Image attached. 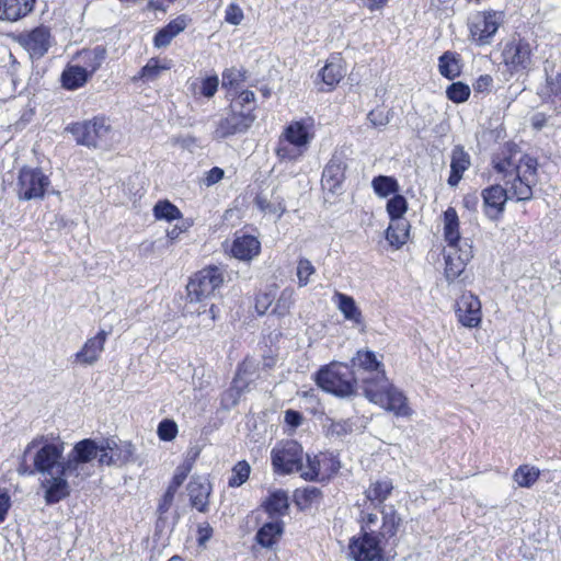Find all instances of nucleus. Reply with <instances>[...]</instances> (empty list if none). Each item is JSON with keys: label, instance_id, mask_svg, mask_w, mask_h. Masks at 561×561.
<instances>
[{"label": "nucleus", "instance_id": "61", "mask_svg": "<svg viewBox=\"0 0 561 561\" xmlns=\"http://www.w3.org/2000/svg\"><path fill=\"white\" fill-rule=\"evenodd\" d=\"M190 227V225L182 224V225H175L172 229L167 230V238L170 241V244H172L176 239H179L180 234L186 231V229Z\"/></svg>", "mask_w": 561, "mask_h": 561}, {"label": "nucleus", "instance_id": "52", "mask_svg": "<svg viewBox=\"0 0 561 561\" xmlns=\"http://www.w3.org/2000/svg\"><path fill=\"white\" fill-rule=\"evenodd\" d=\"M245 80L242 69L234 67L228 68L222 72V87L237 88Z\"/></svg>", "mask_w": 561, "mask_h": 561}, {"label": "nucleus", "instance_id": "44", "mask_svg": "<svg viewBox=\"0 0 561 561\" xmlns=\"http://www.w3.org/2000/svg\"><path fill=\"white\" fill-rule=\"evenodd\" d=\"M408 210V202L404 196L396 194L387 203V213L391 221L405 219L403 216Z\"/></svg>", "mask_w": 561, "mask_h": 561}, {"label": "nucleus", "instance_id": "37", "mask_svg": "<svg viewBox=\"0 0 561 561\" xmlns=\"http://www.w3.org/2000/svg\"><path fill=\"white\" fill-rule=\"evenodd\" d=\"M393 490V483L391 479L383 478L373 482L366 490V497L374 502L377 501L382 503L386 501Z\"/></svg>", "mask_w": 561, "mask_h": 561}, {"label": "nucleus", "instance_id": "2", "mask_svg": "<svg viewBox=\"0 0 561 561\" xmlns=\"http://www.w3.org/2000/svg\"><path fill=\"white\" fill-rule=\"evenodd\" d=\"M537 170V161L519 150H503L493 159L494 180L503 182L484 188L481 193L484 214L496 219L504 211L510 197L517 201H528L533 196L531 185Z\"/></svg>", "mask_w": 561, "mask_h": 561}, {"label": "nucleus", "instance_id": "22", "mask_svg": "<svg viewBox=\"0 0 561 561\" xmlns=\"http://www.w3.org/2000/svg\"><path fill=\"white\" fill-rule=\"evenodd\" d=\"M106 57V49L103 46H95L93 48H85L78 51L72 60L83 68L90 76L101 67Z\"/></svg>", "mask_w": 561, "mask_h": 561}, {"label": "nucleus", "instance_id": "7", "mask_svg": "<svg viewBox=\"0 0 561 561\" xmlns=\"http://www.w3.org/2000/svg\"><path fill=\"white\" fill-rule=\"evenodd\" d=\"M306 456L297 442H279L271 450L273 470L279 474L298 472L301 476Z\"/></svg>", "mask_w": 561, "mask_h": 561}, {"label": "nucleus", "instance_id": "46", "mask_svg": "<svg viewBox=\"0 0 561 561\" xmlns=\"http://www.w3.org/2000/svg\"><path fill=\"white\" fill-rule=\"evenodd\" d=\"M230 108L243 110L253 113L255 110V95L254 92L244 90L232 101Z\"/></svg>", "mask_w": 561, "mask_h": 561}, {"label": "nucleus", "instance_id": "33", "mask_svg": "<svg viewBox=\"0 0 561 561\" xmlns=\"http://www.w3.org/2000/svg\"><path fill=\"white\" fill-rule=\"evenodd\" d=\"M114 466L121 467L135 460L136 448L130 442L110 438Z\"/></svg>", "mask_w": 561, "mask_h": 561}, {"label": "nucleus", "instance_id": "3", "mask_svg": "<svg viewBox=\"0 0 561 561\" xmlns=\"http://www.w3.org/2000/svg\"><path fill=\"white\" fill-rule=\"evenodd\" d=\"M353 365L371 375L363 378L364 394L371 403L392 412L399 417H410L413 414L408 398L400 389L389 382L381 368L382 364L377 359L375 353L358 351L353 358Z\"/></svg>", "mask_w": 561, "mask_h": 561}, {"label": "nucleus", "instance_id": "43", "mask_svg": "<svg viewBox=\"0 0 561 561\" xmlns=\"http://www.w3.org/2000/svg\"><path fill=\"white\" fill-rule=\"evenodd\" d=\"M153 215L158 220L172 221L182 217L181 210L169 201H160L153 207Z\"/></svg>", "mask_w": 561, "mask_h": 561}, {"label": "nucleus", "instance_id": "60", "mask_svg": "<svg viewBox=\"0 0 561 561\" xmlns=\"http://www.w3.org/2000/svg\"><path fill=\"white\" fill-rule=\"evenodd\" d=\"M175 493H176V490H172L171 488L168 486V489H167V491H165V493H164V495L162 497V501H161V503L159 505V510L162 513L167 512L170 508V506H171V504L173 502Z\"/></svg>", "mask_w": 561, "mask_h": 561}, {"label": "nucleus", "instance_id": "42", "mask_svg": "<svg viewBox=\"0 0 561 561\" xmlns=\"http://www.w3.org/2000/svg\"><path fill=\"white\" fill-rule=\"evenodd\" d=\"M438 68L440 75L448 79L456 78L461 71L459 59L454 53L449 51L439 57Z\"/></svg>", "mask_w": 561, "mask_h": 561}, {"label": "nucleus", "instance_id": "57", "mask_svg": "<svg viewBox=\"0 0 561 561\" xmlns=\"http://www.w3.org/2000/svg\"><path fill=\"white\" fill-rule=\"evenodd\" d=\"M224 174L225 172L222 169L215 167L205 173L203 178V183L206 186L215 185L224 178Z\"/></svg>", "mask_w": 561, "mask_h": 561}, {"label": "nucleus", "instance_id": "39", "mask_svg": "<svg viewBox=\"0 0 561 561\" xmlns=\"http://www.w3.org/2000/svg\"><path fill=\"white\" fill-rule=\"evenodd\" d=\"M540 470L530 465L519 466L513 473V480L519 488H531L539 479Z\"/></svg>", "mask_w": 561, "mask_h": 561}, {"label": "nucleus", "instance_id": "24", "mask_svg": "<svg viewBox=\"0 0 561 561\" xmlns=\"http://www.w3.org/2000/svg\"><path fill=\"white\" fill-rule=\"evenodd\" d=\"M36 0H0V20L15 22L32 12Z\"/></svg>", "mask_w": 561, "mask_h": 561}, {"label": "nucleus", "instance_id": "12", "mask_svg": "<svg viewBox=\"0 0 561 561\" xmlns=\"http://www.w3.org/2000/svg\"><path fill=\"white\" fill-rule=\"evenodd\" d=\"M305 460L300 477L307 481L330 480L340 469V461L332 454L307 455Z\"/></svg>", "mask_w": 561, "mask_h": 561}, {"label": "nucleus", "instance_id": "10", "mask_svg": "<svg viewBox=\"0 0 561 561\" xmlns=\"http://www.w3.org/2000/svg\"><path fill=\"white\" fill-rule=\"evenodd\" d=\"M504 21L502 11H482L472 15L469 22L470 38L479 46L491 43Z\"/></svg>", "mask_w": 561, "mask_h": 561}, {"label": "nucleus", "instance_id": "15", "mask_svg": "<svg viewBox=\"0 0 561 561\" xmlns=\"http://www.w3.org/2000/svg\"><path fill=\"white\" fill-rule=\"evenodd\" d=\"M255 121L254 113L231 108L230 114L220 119L215 130L216 138H226L234 134L247 131Z\"/></svg>", "mask_w": 561, "mask_h": 561}, {"label": "nucleus", "instance_id": "17", "mask_svg": "<svg viewBox=\"0 0 561 561\" xmlns=\"http://www.w3.org/2000/svg\"><path fill=\"white\" fill-rule=\"evenodd\" d=\"M458 321L467 328H477L482 320L481 302L472 293H465L457 302Z\"/></svg>", "mask_w": 561, "mask_h": 561}, {"label": "nucleus", "instance_id": "34", "mask_svg": "<svg viewBox=\"0 0 561 561\" xmlns=\"http://www.w3.org/2000/svg\"><path fill=\"white\" fill-rule=\"evenodd\" d=\"M255 204L264 215L273 216L277 219L280 218L286 210L284 199L274 193L271 194L270 197L259 195L255 199Z\"/></svg>", "mask_w": 561, "mask_h": 561}, {"label": "nucleus", "instance_id": "5", "mask_svg": "<svg viewBox=\"0 0 561 561\" xmlns=\"http://www.w3.org/2000/svg\"><path fill=\"white\" fill-rule=\"evenodd\" d=\"M317 383L324 391L339 397H347L355 391V378L347 365L332 363L317 375Z\"/></svg>", "mask_w": 561, "mask_h": 561}, {"label": "nucleus", "instance_id": "58", "mask_svg": "<svg viewBox=\"0 0 561 561\" xmlns=\"http://www.w3.org/2000/svg\"><path fill=\"white\" fill-rule=\"evenodd\" d=\"M11 507V497L8 493H0V524L7 518Z\"/></svg>", "mask_w": 561, "mask_h": 561}, {"label": "nucleus", "instance_id": "53", "mask_svg": "<svg viewBox=\"0 0 561 561\" xmlns=\"http://www.w3.org/2000/svg\"><path fill=\"white\" fill-rule=\"evenodd\" d=\"M225 13L226 22L232 25H239L244 18L242 9L236 3H230Z\"/></svg>", "mask_w": 561, "mask_h": 561}, {"label": "nucleus", "instance_id": "45", "mask_svg": "<svg viewBox=\"0 0 561 561\" xmlns=\"http://www.w3.org/2000/svg\"><path fill=\"white\" fill-rule=\"evenodd\" d=\"M251 472V467L248 461L241 460L237 462L232 470L231 477L228 480V485L230 488H238L247 482Z\"/></svg>", "mask_w": 561, "mask_h": 561}, {"label": "nucleus", "instance_id": "38", "mask_svg": "<svg viewBox=\"0 0 561 561\" xmlns=\"http://www.w3.org/2000/svg\"><path fill=\"white\" fill-rule=\"evenodd\" d=\"M188 455L191 456L186 460H184L183 463H181L179 467H176L174 474L172 477V480L169 484V488L172 490H176L183 484L185 479L187 478L190 471L192 470L194 460L199 455L198 448H193L190 450Z\"/></svg>", "mask_w": 561, "mask_h": 561}, {"label": "nucleus", "instance_id": "59", "mask_svg": "<svg viewBox=\"0 0 561 561\" xmlns=\"http://www.w3.org/2000/svg\"><path fill=\"white\" fill-rule=\"evenodd\" d=\"M479 204V196L476 192L468 193L463 196L462 205L466 209L474 211Z\"/></svg>", "mask_w": 561, "mask_h": 561}, {"label": "nucleus", "instance_id": "50", "mask_svg": "<svg viewBox=\"0 0 561 561\" xmlns=\"http://www.w3.org/2000/svg\"><path fill=\"white\" fill-rule=\"evenodd\" d=\"M320 491L314 486H308L296 492L297 504L305 507L310 506L312 503L318 502L320 499Z\"/></svg>", "mask_w": 561, "mask_h": 561}, {"label": "nucleus", "instance_id": "35", "mask_svg": "<svg viewBox=\"0 0 561 561\" xmlns=\"http://www.w3.org/2000/svg\"><path fill=\"white\" fill-rule=\"evenodd\" d=\"M265 511L271 515H284L289 508L287 492L274 490L263 502Z\"/></svg>", "mask_w": 561, "mask_h": 561}, {"label": "nucleus", "instance_id": "6", "mask_svg": "<svg viewBox=\"0 0 561 561\" xmlns=\"http://www.w3.org/2000/svg\"><path fill=\"white\" fill-rule=\"evenodd\" d=\"M379 512L363 511L359 515L358 522L360 524V530L363 535L376 536L378 534L381 537H392L397 534L401 518L393 506H385Z\"/></svg>", "mask_w": 561, "mask_h": 561}, {"label": "nucleus", "instance_id": "62", "mask_svg": "<svg viewBox=\"0 0 561 561\" xmlns=\"http://www.w3.org/2000/svg\"><path fill=\"white\" fill-rule=\"evenodd\" d=\"M302 416L300 413L288 410L285 413V422L290 425L291 427H297L301 424Z\"/></svg>", "mask_w": 561, "mask_h": 561}, {"label": "nucleus", "instance_id": "19", "mask_svg": "<svg viewBox=\"0 0 561 561\" xmlns=\"http://www.w3.org/2000/svg\"><path fill=\"white\" fill-rule=\"evenodd\" d=\"M107 335L105 330H100L94 336L88 339L80 351L75 354L76 363L85 366L95 364L104 351Z\"/></svg>", "mask_w": 561, "mask_h": 561}, {"label": "nucleus", "instance_id": "21", "mask_svg": "<svg viewBox=\"0 0 561 561\" xmlns=\"http://www.w3.org/2000/svg\"><path fill=\"white\" fill-rule=\"evenodd\" d=\"M192 505L199 512H205L211 493V485L205 477H194L187 485Z\"/></svg>", "mask_w": 561, "mask_h": 561}, {"label": "nucleus", "instance_id": "51", "mask_svg": "<svg viewBox=\"0 0 561 561\" xmlns=\"http://www.w3.org/2000/svg\"><path fill=\"white\" fill-rule=\"evenodd\" d=\"M178 424L173 420L161 421L157 428L158 437L163 442H172L178 435Z\"/></svg>", "mask_w": 561, "mask_h": 561}, {"label": "nucleus", "instance_id": "63", "mask_svg": "<svg viewBox=\"0 0 561 561\" xmlns=\"http://www.w3.org/2000/svg\"><path fill=\"white\" fill-rule=\"evenodd\" d=\"M388 2L389 0H364V4L369 11L380 10L386 7Z\"/></svg>", "mask_w": 561, "mask_h": 561}, {"label": "nucleus", "instance_id": "40", "mask_svg": "<svg viewBox=\"0 0 561 561\" xmlns=\"http://www.w3.org/2000/svg\"><path fill=\"white\" fill-rule=\"evenodd\" d=\"M172 66L173 62L170 59L151 58L141 69L140 77L147 81H153L158 79L162 72L170 70Z\"/></svg>", "mask_w": 561, "mask_h": 561}, {"label": "nucleus", "instance_id": "64", "mask_svg": "<svg viewBox=\"0 0 561 561\" xmlns=\"http://www.w3.org/2000/svg\"><path fill=\"white\" fill-rule=\"evenodd\" d=\"M546 121H547V118H546L545 114L536 113L531 117V126L535 129H541L546 125Z\"/></svg>", "mask_w": 561, "mask_h": 561}, {"label": "nucleus", "instance_id": "41", "mask_svg": "<svg viewBox=\"0 0 561 561\" xmlns=\"http://www.w3.org/2000/svg\"><path fill=\"white\" fill-rule=\"evenodd\" d=\"M371 187L375 194L379 197H388L391 194H397L399 192V183L392 176L379 175L373 179Z\"/></svg>", "mask_w": 561, "mask_h": 561}, {"label": "nucleus", "instance_id": "8", "mask_svg": "<svg viewBox=\"0 0 561 561\" xmlns=\"http://www.w3.org/2000/svg\"><path fill=\"white\" fill-rule=\"evenodd\" d=\"M70 131L79 145L87 147H105L114 138L113 128L104 118L76 123Z\"/></svg>", "mask_w": 561, "mask_h": 561}, {"label": "nucleus", "instance_id": "47", "mask_svg": "<svg viewBox=\"0 0 561 561\" xmlns=\"http://www.w3.org/2000/svg\"><path fill=\"white\" fill-rule=\"evenodd\" d=\"M316 273V267L308 259H299L297 263V278L299 287H305L310 282V276Z\"/></svg>", "mask_w": 561, "mask_h": 561}, {"label": "nucleus", "instance_id": "31", "mask_svg": "<svg viewBox=\"0 0 561 561\" xmlns=\"http://www.w3.org/2000/svg\"><path fill=\"white\" fill-rule=\"evenodd\" d=\"M284 533V524L280 520H274L264 524L256 534L257 542L265 547L272 548L278 542Z\"/></svg>", "mask_w": 561, "mask_h": 561}, {"label": "nucleus", "instance_id": "32", "mask_svg": "<svg viewBox=\"0 0 561 561\" xmlns=\"http://www.w3.org/2000/svg\"><path fill=\"white\" fill-rule=\"evenodd\" d=\"M345 69L343 68L340 60H331L325 64V66L320 70L319 77L321 78L323 84L327 85V89H322L323 91L333 90L339 82L344 78Z\"/></svg>", "mask_w": 561, "mask_h": 561}, {"label": "nucleus", "instance_id": "14", "mask_svg": "<svg viewBox=\"0 0 561 561\" xmlns=\"http://www.w3.org/2000/svg\"><path fill=\"white\" fill-rule=\"evenodd\" d=\"M503 60L512 73L527 71L533 64L530 44L522 39L507 43Z\"/></svg>", "mask_w": 561, "mask_h": 561}, {"label": "nucleus", "instance_id": "49", "mask_svg": "<svg viewBox=\"0 0 561 561\" xmlns=\"http://www.w3.org/2000/svg\"><path fill=\"white\" fill-rule=\"evenodd\" d=\"M295 302V291L293 288H285L275 305L274 311L279 316H285L289 312Z\"/></svg>", "mask_w": 561, "mask_h": 561}, {"label": "nucleus", "instance_id": "20", "mask_svg": "<svg viewBox=\"0 0 561 561\" xmlns=\"http://www.w3.org/2000/svg\"><path fill=\"white\" fill-rule=\"evenodd\" d=\"M228 251L234 259L248 262L260 254L261 243L255 237L250 234L237 236Z\"/></svg>", "mask_w": 561, "mask_h": 561}, {"label": "nucleus", "instance_id": "13", "mask_svg": "<svg viewBox=\"0 0 561 561\" xmlns=\"http://www.w3.org/2000/svg\"><path fill=\"white\" fill-rule=\"evenodd\" d=\"M445 261V277L448 282L457 279L466 270L468 263L473 259V247L471 242H462L454 247H445L443 250Z\"/></svg>", "mask_w": 561, "mask_h": 561}, {"label": "nucleus", "instance_id": "36", "mask_svg": "<svg viewBox=\"0 0 561 561\" xmlns=\"http://www.w3.org/2000/svg\"><path fill=\"white\" fill-rule=\"evenodd\" d=\"M219 79L217 76L196 78L190 83V90L195 96L210 99L217 92Z\"/></svg>", "mask_w": 561, "mask_h": 561}, {"label": "nucleus", "instance_id": "23", "mask_svg": "<svg viewBox=\"0 0 561 561\" xmlns=\"http://www.w3.org/2000/svg\"><path fill=\"white\" fill-rule=\"evenodd\" d=\"M471 159L468 152L460 146H456L450 154V174L448 185L455 187L461 181L463 173L470 168Z\"/></svg>", "mask_w": 561, "mask_h": 561}, {"label": "nucleus", "instance_id": "30", "mask_svg": "<svg viewBox=\"0 0 561 561\" xmlns=\"http://www.w3.org/2000/svg\"><path fill=\"white\" fill-rule=\"evenodd\" d=\"M410 237V224L407 219L390 221L386 231V239L394 249H400L405 244Z\"/></svg>", "mask_w": 561, "mask_h": 561}, {"label": "nucleus", "instance_id": "18", "mask_svg": "<svg viewBox=\"0 0 561 561\" xmlns=\"http://www.w3.org/2000/svg\"><path fill=\"white\" fill-rule=\"evenodd\" d=\"M439 227L443 240L447 247H454L462 242H471L469 239L461 237L460 219L457 210L451 206L439 216Z\"/></svg>", "mask_w": 561, "mask_h": 561}, {"label": "nucleus", "instance_id": "54", "mask_svg": "<svg viewBox=\"0 0 561 561\" xmlns=\"http://www.w3.org/2000/svg\"><path fill=\"white\" fill-rule=\"evenodd\" d=\"M353 425L348 421H332L328 426V433L331 435L343 436L351 433Z\"/></svg>", "mask_w": 561, "mask_h": 561}, {"label": "nucleus", "instance_id": "16", "mask_svg": "<svg viewBox=\"0 0 561 561\" xmlns=\"http://www.w3.org/2000/svg\"><path fill=\"white\" fill-rule=\"evenodd\" d=\"M348 554L354 561H380L382 548L377 536L362 534L352 538Z\"/></svg>", "mask_w": 561, "mask_h": 561}, {"label": "nucleus", "instance_id": "29", "mask_svg": "<svg viewBox=\"0 0 561 561\" xmlns=\"http://www.w3.org/2000/svg\"><path fill=\"white\" fill-rule=\"evenodd\" d=\"M186 26L187 20L183 15L172 20L156 34L153 39L154 46L158 48L167 47L176 35L185 30Z\"/></svg>", "mask_w": 561, "mask_h": 561}, {"label": "nucleus", "instance_id": "11", "mask_svg": "<svg viewBox=\"0 0 561 561\" xmlns=\"http://www.w3.org/2000/svg\"><path fill=\"white\" fill-rule=\"evenodd\" d=\"M49 185L48 175L38 168L23 167L19 171L16 193L21 199L42 198Z\"/></svg>", "mask_w": 561, "mask_h": 561}, {"label": "nucleus", "instance_id": "4", "mask_svg": "<svg viewBox=\"0 0 561 561\" xmlns=\"http://www.w3.org/2000/svg\"><path fill=\"white\" fill-rule=\"evenodd\" d=\"M313 138L311 118L293 121L280 134L275 153L280 161H297L308 151Z\"/></svg>", "mask_w": 561, "mask_h": 561}, {"label": "nucleus", "instance_id": "25", "mask_svg": "<svg viewBox=\"0 0 561 561\" xmlns=\"http://www.w3.org/2000/svg\"><path fill=\"white\" fill-rule=\"evenodd\" d=\"M345 165L340 159H332L322 173V185L330 192L335 193L341 188L344 181Z\"/></svg>", "mask_w": 561, "mask_h": 561}, {"label": "nucleus", "instance_id": "1", "mask_svg": "<svg viewBox=\"0 0 561 561\" xmlns=\"http://www.w3.org/2000/svg\"><path fill=\"white\" fill-rule=\"evenodd\" d=\"M66 446L59 435H37L26 444L18 468L20 474L39 476V488L48 505L70 496L72 484L90 476L89 463L93 459L98 458L102 466H114L110 438L100 443L82 439L67 455Z\"/></svg>", "mask_w": 561, "mask_h": 561}, {"label": "nucleus", "instance_id": "26", "mask_svg": "<svg viewBox=\"0 0 561 561\" xmlns=\"http://www.w3.org/2000/svg\"><path fill=\"white\" fill-rule=\"evenodd\" d=\"M90 79V76L88 72L83 70L82 67H80L77 62H75L72 59L71 61L66 66L61 73V83L62 87L67 90H77L81 87H83L88 80Z\"/></svg>", "mask_w": 561, "mask_h": 561}, {"label": "nucleus", "instance_id": "28", "mask_svg": "<svg viewBox=\"0 0 561 561\" xmlns=\"http://www.w3.org/2000/svg\"><path fill=\"white\" fill-rule=\"evenodd\" d=\"M333 299L337 306V309L342 312L346 320L353 322L355 325L364 327L362 312L351 296L336 293Z\"/></svg>", "mask_w": 561, "mask_h": 561}, {"label": "nucleus", "instance_id": "9", "mask_svg": "<svg viewBox=\"0 0 561 561\" xmlns=\"http://www.w3.org/2000/svg\"><path fill=\"white\" fill-rule=\"evenodd\" d=\"M224 283V272L217 266H209L196 273L188 282L187 297L191 302H201L211 297Z\"/></svg>", "mask_w": 561, "mask_h": 561}, {"label": "nucleus", "instance_id": "48", "mask_svg": "<svg viewBox=\"0 0 561 561\" xmlns=\"http://www.w3.org/2000/svg\"><path fill=\"white\" fill-rule=\"evenodd\" d=\"M447 98L455 103H462L468 100L470 95L469 85L462 82H455L446 90Z\"/></svg>", "mask_w": 561, "mask_h": 561}, {"label": "nucleus", "instance_id": "55", "mask_svg": "<svg viewBox=\"0 0 561 561\" xmlns=\"http://www.w3.org/2000/svg\"><path fill=\"white\" fill-rule=\"evenodd\" d=\"M367 119L374 127H383L389 123L388 114L380 108L370 111L367 115Z\"/></svg>", "mask_w": 561, "mask_h": 561}, {"label": "nucleus", "instance_id": "27", "mask_svg": "<svg viewBox=\"0 0 561 561\" xmlns=\"http://www.w3.org/2000/svg\"><path fill=\"white\" fill-rule=\"evenodd\" d=\"M25 45L33 56L42 57L50 46V33L46 27L33 30L25 39Z\"/></svg>", "mask_w": 561, "mask_h": 561}, {"label": "nucleus", "instance_id": "56", "mask_svg": "<svg viewBox=\"0 0 561 561\" xmlns=\"http://www.w3.org/2000/svg\"><path fill=\"white\" fill-rule=\"evenodd\" d=\"M213 527L208 523H202L197 527V542L199 546L205 547L213 536Z\"/></svg>", "mask_w": 561, "mask_h": 561}]
</instances>
